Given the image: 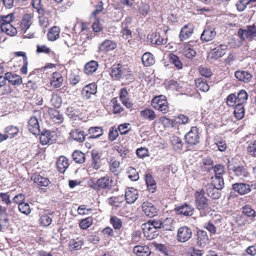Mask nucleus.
Instances as JSON below:
<instances>
[{
  "instance_id": "f257e3e1",
  "label": "nucleus",
  "mask_w": 256,
  "mask_h": 256,
  "mask_svg": "<svg viewBox=\"0 0 256 256\" xmlns=\"http://www.w3.org/2000/svg\"><path fill=\"white\" fill-rule=\"evenodd\" d=\"M151 106L155 110H158L162 114H166L169 110L168 102L165 96H155L152 98Z\"/></svg>"
},
{
  "instance_id": "f03ea898",
  "label": "nucleus",
  "mask_w": 256,
  "mask_h": 256,
  "mask_svg": "<svg viewBox=\"0 0 256 256\" xmlns=\"http://www.w3.org/2000/svg\"><path fill=\"white\" fill-rule=\"evenodd\" d=\"M194 204L196 208L200 210L206 209L208 206V200L204 196L202 190H197L194 194Z\"/></svg>"
},
{
  "instance_id": "7ed1b4c3",
  "label": "nucleus",
  "mask_w": 256,
  "mask_h": 256,
  "mask_svg": "<svg viewBox=\"0 0 256 256\" xmlns=\"http://www.w3.org/2000/svg\"><path fill=\"white\" fill-rule=\"evenodd\" d=\"M32 18L30 14H24L20 22V28L24 32L23 36L26 38H32L34 37V32L27 33V30L32 24Z\"/></svg>"
},
{
  "instance_id": "20e7f679",
  "label": "nucleus",
  "mask_w": 256,
  "mask_h": 256,
  "mask_svg": "<svg viewBox=\"0 0 256 256\" xmlns=\"http://www.w3.org/2000/svg\"><path fill=\"white\" fill-rule=\"evenodd\" d=\"M238 34L242 40L246 39L252 40L256 37V26L254 25L248 26L246 29L240 28Z\"/></svg>"
},
{
  "instance_id": "39448f33",
  "label": "nucleus",
  "mask_w": 256,
  "mask_h": 256,
  "mask_svg": "<svg viewBox=\"0 0 256 256\" xmlns=\"http://www.w3.org/2000/svg\"><path fill=\"white\" fill-rule=\"evenodd\" d=\"M95 185L98 188L110 190L114 186V181L108 176H106L98 178Z\"/></svg>"
},
{
  "instance_id": "423d86ee",
  "label": "nucleus",
  "mask_w": 256,
  "mask_h": 256,
  "mask_svg": "<svg viewBox=\"0 0 256 256\" xmlns=\"http://www.w3.org/2000/svg\"><path fill=\"white\" fill-rule=\"evenodd\" d=\"M199 138L198 128L196 126L192 127L185 135L186 142L190 145L197 144L199 142Z\"/></svg>"
},
{
  "instance_id": "0eeeda50",
  "label": "nucleus",
  "mask_w": 256,
  "mask_h": 256,
  "mask_svg": "<svg viewBox=\"0 0 256 256\" xmlns=\"http://www.w3.org/2000/svg\"><path fill=\"white\" fill-rule=\"evenodd\" d=\"M192 236V231L190 228L186 226H182L178 229L177 240L180 242H184L188 240Z\"/></svg>"
},
{
  "instance_id": "6e6552de",
  "label": "nucleus",
  "mask_w": 256,
  "mask_h": 256,
  "mask_svg": "<svg viewBox=\"0 0 256 256\" xmlns=\"http://www.w3.org/2000/svg\"><path fill=\"white\" fill-rule=\"evenodd\" d=\"M129 72L126 70L120 64L114 65L111 70L110 74L112 78L115 80H120L122 76L128 75Z\"/></svg>"
},
{
  "instance_id": "1a4fd4ad",
  "label": "nucleus",
  "mask_w": 256,
  "mask_h": 256,
  "mask_svg": "<svg viewBox=\"0 0 256 256\" xmlns=\"http://www.w3.org/2000/svg\"><path fill=\"white\" fill-rule=\"evenodd\" d=\"M216 32L214 27L206 26L201 34L200 40L202 42H208L212 40L216 36Z\"/></svg>"
},
{
  "instance_id": "9d476101",
  "label": "nucleus",
  "mask_w": 256,
  "mask_h": 256,
  "mask_svg": "<svg viewBox=\"0 0 256 256\" xmlns=\"http://www.w3.org/2000/svg\"><path fill=\"white\" fill-rule=\"evenodd\" d=\"M142 229L144 236L147 240H152L156 238L158 236V232L154 228L151 227L148 223H144L142 224Z\"/></svg>"
},
{
  "instance_id": "9b49d317",
  "label": "nucleus",
  "mask_w": 256,
  "mask_h": 256,
  "mask_svg": "<svg viewBox=\"0 0 256 256\" xmlns=\"http://www.w3.org/2000/svg\"><path fill=\"white\" fill-rule=\"evenodd\" d=\"M97 92V85L92 82L84 86L82 90V97L86 99H89L92 95H94Z\"/></svg>"
},
{
  "instance_id": "f8f14e48",
  "label": "nucleus",
  "mask_w": 256,
  "mask_h": 256,
  "mask_svg": "<svg viewBox=\"0 0 256 256\" xmlns=\"http://www.w3.org/2000/svg\"><path fill=\"white\" fill-rule=\"evenodd\" d=\"M142 207V211L145 214L150 218L154 217L158 214L156 208L152 204L148 202H144Z\"/></svg>"
},
{
  "instance_id": "ddd939ff",
  "label": "nucleus",
  "mask_w": 256,
  "mask_h": 256,
  "mask_svg": "<svg viewBox=\"0 0 256 256\" xmlns=\"http://www.w3.org/2000/svg\"><path fill=\"white\" fill-rule=\"evenodd\" d=\"M194 32V26L191 24L184 25L181 29L179 34L180 41L186 40L192 36Z\"/></svg>"
},
{
  "instance_id": "4468645a",
  "label": "nucleus",
  "mask_w": 256,
  "mask_h": 256,
  "mask_svg": "<svg viewBox=\"0 0 256 256\" xmlns=\"http://www.w3.org/2000/svg\"><path fill=\"white\" fill-rule=\"evenodd\" d=\"M91 156V166L94 169L98 170L102 166V153L98 152V150H94L92 152Z\"/></svg>"
},
{
  "instance_id": "2eb2a0df",
  "label": "nucleus",
  "mask_w": 256,
  "mask_h": 256,
  "mask_svg": "<svg viewBox=\"0 0 256 256\" xmlns=\"http://www.w3.org/2000/svg\"><path fill=\"white\" fill-rule=\"evenodd\" d=\"M181 49L182 54L188 59L193 58L196 55V52L189 42L184 43Z\"/></svg>"
},
{
  "instance_id": "dca6fc26",
  "label": "nucleus",
  "mask_w": 256,
  "mask_h": 256,
  "mask_svg": "<svg viewBox=\"0 0 256 256\" xmlns=\"http://www.w3.org/2000/svg\"><path fill=\"white\" fill-rule=\"evenodd\" d=\"M220 190L221 189H219L210 184H208L206 186V193L212 199H218L220 197L221 193L220 192Z\"/></svg>"
},
{
  "instance_id": "f3484780",
  "label": "nucleus",
  "mask_w": 256,
  "mask_h": 256,
  "mask_svg": "<svg viewBox=\"0 0 256 256\" xmlns=\"http://www.w3.org/2000/svg\"><path fill=\"white\" fill-rule=\"evenodd\" d=\"M70 135L74 140L78 142H83L87 136V134H84L83 130L79 128L72 130L70 133Z\"/></svg>"
},
{
  "instance_id": "a211bd4d",
  "label": "nucleus",
  "mask_w": 256,
  "mask_h": 256,
  "mask_svg": "<svg viewBox=\"0 0 256 256\" xmlns=\"http://www.w3.org/2000/svg\"><path fill=\"white\" fill-rule=\"evenodd\" d=\"M138 198V192L134 188H128L125 192V198L127 203L133 204Z\"/></svg>"
},
{
  "instance_id": "6ab92c4d",
  "label": "nucleus",
  "mask_w": 256,
  "mask_h": 256,
  "mask_svg": "<svg viewBox=\"0 0 256 256\" xmlns=\"http://www.w3.org/2000/svg\"><path fill=\"white\" fill-rule=\"evenodd\" d=\"M133 252L137 256H149L151 254L150 248L148 246H136Z\"/></svg>"
},
{
  "instance_id": "aec40b11",
  "label": "nucleus",
  "mask_w": 256,
  "mask_h": 256,
  "mask_svg": "<svg viewBox=\"0 0 256 256\" xmlns=\"http://www.w3.org/2000/svg\"><path fill=\"white\" fill-rule=\"evenodd\" d=\"M116 46V44L111 40H106L98 45V50L107 52L114 50Z\"/></svg>"
},
{
  "instance_id": "412c9836",
  "label": "nucleus",
  "mask_w": 256,
  "mask_h": 256,
  "mask_svg": "<svg viewBox=\"0 0 256 256\" xmlns=\"http://www.w3.org/2000/svg\"><path fill=\"white\" fill-rule=\"evenodd\" d=\"M235 77L240 81L245 83L250 82L252 78V75L244 70H237L234 72Z\"/></svg>"
},
{
  "instance_id": "4be33fe9",
  "label": "nucleus",
  "mask_w": 256,
  "mask_h": 256,
  "mask_svg": "<svg viewBox=\"0 0 256 256\" xmlns=\"http://www.w3.org/2000/svg\"><path fill=\"white\" fill-rule=\"evenodd\" d=\"M232 188L241 195L249 192L251 189L250 186L244 183H236L232 185Z\"/></svg>"
},
{
  "instance_id": "5701e85b",
  "label": "nucleus",
  "mask_w": 256,
  "mask_h": 256,
  "mask_svg": "<svg viewBox=\"0 0 256 256\" xmlns=\"http://www.w3.org/2000/svg\"><path fill=\"white\" fill-rule=\"evenodd\" d=\"M179 214H182L184 216H190L192 214L194 208L188 204H184L175 208Z\"/></svg>"
},
{
  "instance_id": "b1692460",
  "label": "nucleus",
  "mask_w": 256,
  "mask_h": 256,
  "mask_svg": "<svg viewBox=\"0 0 256 256\" xmlns=\"http://www.w3.org/2000/svg\"><path fill=\"white\" fill-rule=\"evenodd\" d=\"M6 81V80L14 86H19L22 83V78L16 74L12 72H6L5 74Z\"/></svg>"
},
{
  "instance_id": "393cba45",
  "label": "nucleus",
  "mask_w": 256,
  "mask_h": 256,
  "mask_svg": "<svg viewBox=\"0 0 256 256\" xmlns=\"http://www.w3.org/2000/svg\"><path fill=\"white\" fill-rule=\"evenodd\" d=\"M28 128L30 132L34 134H36L40 133V126L36 118H30L28 123Z\"/></svg>"
},
{
  "instance_id": "a878e982",
  "label": "nucleus",
  "mask_w": 256,
  "mask_h": 256,
  "mask_svg": "<svg viewBox=\"0 0 256 256\" xmlns=\"http://www.w3.org/2000/svg\"><path fill=\"white\" fill-rule=\"evenodd\" d=\"M148 38L150 42L156 45L165 44L167 42V38L160 36L158 33H153L148 36Z\"/></svg>"
},
{
  "instance_id": "bb28decb",
  "label": "nucleus",
  "mask_w": 256,
  "mask_h": 256,
  "mask_svg": "<svg viewBox=\"0 0 256 256\" xmlns=\"http://www.w3.org/2000/svg\"><path fill=\"white\" fill-rule=\"evenodd\" d=\"M68 160L64 156H60L57 160L56 166L60 173H64L69 166Z\"/></svg>"
},
{
  "instance_id": "cd10ccee",
  "label": "nucleus",
  "mask_w": 256,
  "mask_h": 256,
  "mask_svg": "<svg viewBox=\"0 0 256 256\" xmlns=\"http://www.w3.org/2000/svg\"><path fill=\"white\" fill-rule=\"evenodd\" d=\"M104 134V130L102 127H91L88 130V138H97Z\"/></svg>"
},
{
  "instance_id": "c85d7f7f",
  "label": "nucleus",
  "mask_w": 256,
  "mask_h": 256,
  "mask_svg": "<svg viewBox=\"0 0 256 256\" xmlns=\"http://www.w3.org/2000/svg\"><path fill=\"white\" fill-rule=\"evenodd\" d=\"M15 23L1 26V30L10 36H14L17 34V28L14 26Z\"/></svg>"
},
{
  "instance_id": "c756f323",
  "label": "nucleus",
  "mask_w": 256,
  "mask_h": 256,
  "mask_svg": "<svg viewBox=\"0 0 256 256\" xmlns=\"http://www.w3.org/2000/svg\"><path fill=\"white\" fill-rule=\"evenodd\" d=\"M63 82V78L59 72H54L50 80V84L54 88L60 87Z\"/></svg>"
},
{
  "instance_id": "7c9ffc66",
  "label": "nucleus",
  "mask_w": 256,
  "mask_h": 256,
  "mask_svg": "<svg viewBox=\"0 0 256 256\" xmlns=\"http://www.w3.org/2000/svg\"><path fill=\"white\" fill-rule=\"evenodd\" d=\"M198 235V244L201 246L204 247L208 242V238L206 232L203 230H199L197 232Z\"/></svg>"
},
{
  "instance_id": "2f4dec72",
  "label": "nucleus",
  "mask_w": 256,
  "mask_h": 256,
  "mask_svg": "<svg viewBox=\"0 0 256 256\" xmlns=\"http://www.w3.org/2000/svg\"><path fill=\"white\" fill-rule=\"evenodd\" d=\"M232 170L235 176L240 179L246 178L248 174L246 168L244 166H234Z\"/></svg>"
},
{
  "instance_id": "473e14b6",
  "label": "nucleus",
  "mask_w": 256,
  "mask_h": 256,
  "mask_svg": "<svg viewBox=\"0 0 256 256\" xmlns=\"http://www.w3.org/2000/svg\"><path fill=\"white\" fill-rule=\"evenodd\" d=\"M226 49L227 46L226 45L220 44L217 48L213 50V52L211 53L212 58L216 60L222 57L225 54Z\"/></svg>"
},
{
  "instance_id": "72a5a7b5",
  "label": "nucleus",
  "mask_w": 256,
  "mask_h": 256,
  "mask_svg": "<svg viewBox=\"0 0 256 256\" xmlns=\"http://www.w3.org/2000/svg\"><path fill=\"white\" fill-rule=\"evenodd\" d=\"M32 180L38 185L43 186H47L50 184L48 178L43 177L39 174H36L32 176Z\"/></svg>"
},
{
  "instance_id": "f704fd0d",
  "label": "nucleus",
  "mask_w": 256,
  "mask_h": 256,
  "mask_svg": "<svg viewBox=\"0 0 256 256\" xmlns=\"http://www.w3.org/2000/svg\"><path fill=\"white\" fill-rule=\"evenodd\" d=\"M50 116L53 121L57 124H61L63 122L64 117L62 114L56 110L50 109L49 111Z\"/></svg>"
},
{
  "instance_id": "c9c22d12",
  "label": "nucleus",
  "mask_w": 256,
  "mask_h": 256,
  "mask_svg": "<svg viewBox=\"0 0 256 256\" xmlns=\"http://www.w3.org/2000/svg\"><path fill=\"white\" fill-rule=\"evenodd\" d=\"M98 62L95 60H91L87 62L84 66V72L88 74L94 72L98 67Z\"/></svg>"
},
{
  "instance_id": "e433bc0d",
  "label": "nucleus",
  "mask_w": 256,
  "mask_h": 256,
  "mask_svg": "<svg viewBox=\"0 0 256 256\" xmlns=\"http://www.w3.org/2000/svg\"><path fill=\"white\" fill-rule=\"evenodd\" d=\"M196 87L200 91L206 92L210 89V86L207 82L202 78H198L195 80Z\"/></svg>"
},
{
  "instance_id": "4c0bfd02",
  "label": "nucleus",
  "mask_w": 256,
  "mask_h": 256,
  "mask_svg": "<svg viewBox=\"0 0 256 256\" xmlns=\"http://www.w3.org/2000/svg\"><path fill=\"white\" fill-rule=\"evenodd\" d=\"M142 60L143 64L146 66H152L155 62L154 56L150 52L144 53L142 57Z\"/></svg>"
},
{
  "instance_id": "58836bf2",
  "label": "nucleus",
  "mask_w": 256,
  "mask_h": 256,
  "mask_svg": "<svg viewBox=\"0 0 256 256\" xmlns=\"http://www.w3.org/2000/svg\"><path fill=\"white\" fill-rule=\"evenodd\" d=\"M140 112L144 118L150 121L153 120L156 116L155 112L150 108H145L141 110Z\"/></svg>"
},
{
  "instance_id": "ea45409f",
  "label": "nucleus",
  "mask_w": 256,
  "mask_h": 256,
  "mask_svg": "<svg viewBox=\"0 0 256 256\" xmlns=\"http://www.w3.org/2000/svg\"><path fill=\"white\" fill-rule=\"evenodd\" d=\"M110 170L114 175L117 176L120 172V162L119 161L115 160H111L109 162Z\"/></svg>"
},
{
  "instance_id": "a19ab883",
  "label": "nucleus",
  "mask_w": 256,
  "mask_h": 256,
  "mask_svg": "<svg viewBox=\"0 0 256 256\" xmlns=\"http://www.w3.org/2000/svg\"><path fill=\"white\" fill-rule=\"evenodd\" d=\"M214 186L219 189L222 190L224 188V181L223 176H212L211 178V183Z\"/></svg>"
},
{
  "instance_id": "79ce46f5",
  "label": "nucleus",
  "mask_w": 256,
  "mask_h": 256,
  "mask_svg": "<svg viewBox=\"0 0 256 256\" xmlns=\"http://www.w3.org/2000/svg\"><path fill=\"white\" fill-rule=\"evenodd\" d=\"M72 157L76 163L82 164L85 162L84 154L80 151L74 150L72 154Z\"/></svg>"
},
{
  "instance_id": "37998d69",
  "label": "nucleus",
  "mask_w": 256,
  "mask_h": 256,
  "mask_svg": "<svg viewBox=\"0 0 256 256\" xmlns=\"http://www.w3.org/2000/svg\"><path fill=\"white\" fill-rule=\"evenodd\" d=\"M244 113L245 112L243 104H237L234 110V114L235 117L238 120H241L243 118L244 115Z\"/></svg>"
},
{
  "instance_id": "c03bdc74",
  "label": "nucleus",
  "mask_w": 256,
  "mask_h": 256,
  "mask_svg": "<svg viewBox=\"0 0 256 256\" xmlns=\"http://www.w3.org/2000/svg\"><path fill=\"white\" fill-rule=\"evenodd\" d=\"M82 244V242L78 238L72 239L69 242V248L71 250H78L81 248Z\"/></svg>"
},
{
  "instance_id": "a18cd8bd",
  "label": "nucleus",
  "mask_w": 256,
  "mask_h": 256,
  "mask_svg": "<svg viewBox=\"0 0 256 256\" xmlns=\"http://www.w3.org/2000/svg\"><path fill=\"white\" fill-rule=\"evenodd\" d=\"M59 28L56 26L52 28L48 33V38L50 41L56 40L59 36Z\"/></svg>"
},
{
  "instance_id": "49530a36",
  "label": "nucleus",
  "mask_w": 256,
  "mask_h": 256,
  "mask_svg": "<svg viewBox=\"0 0 256 256\" xmlns=\"http://www.w3.org/2000/svg\"><path fill=\"white\" fill-rule=\"evenodd\" d=\"M126 174L128 178L132 181H136L139 178L138 172L133 167H128L126 170Z\"/></svg>"
},
{
  "instance_id": "de8ad7c7",
  "label": "nucleus",
  "mask_w": 256,
  "mask_h": 256,
  "mask_svg": "<svg viewBox=\"0 0 256 256\" xmlns=\"http://www.w3.org/2000/svg\"><path fill=\"white\" fill-rule=\"evenodd\" d=\"M174 220L171 218H166L162 222V228L164 230H173L174 227L173 226Z\"/></svg>"
},
{
  "instance_id": "09e8293b",
  "label": "nucleus",
  "mask_w": 256,
  "mask_h": 256,
  "mask_svg": "<svg viewBox=\"0 0 256 256\" xmlns=\"http://www.w3.org/2000/svg\"><path fill=\"white\" fill-rule=\"evenodd\" d=\"M52 136L49 130L43 132L40 136V140L42 145L48 144L51 140Z\"/></svg>"
},
{
  "instance_id": "8fccbe9b",
  "label": "nucleus",
  "mask_w": 256,
  "mask_h": 256,
  "mask_svg": "<svg viewBox=\"0 0 256 256\" xmlns=\"http://www.w3.org/2000/svg\"><path fill=\"white\" fill-rule=\"evenodd\" d=\"M169 58L170 62L173 64L178 70H180L182 68V64L177 56L172 53H170L169 54Z\"/></svg>"
},
{
  "instance_id": "3c124183",
  "label": "nucleus",
  "mask_w": 256,
  "mask_h": 256,
  "mask_svg": "<svg viewBox=\"0 0 256 256\" xmlns=\"http://www.w3.org/2000/svg\"><path fill=\"white\" fill-rule=\"evenodd\" d=\"M16 23V17L14 13H10L6 16H2V26L6 24Z\"/></svg>"
},
{
  "instance_id": "603ef678",
  "label": "nucleus",
  "mask_w": 256,
  "mask_h": 256,
  "mask_svg": "<svg viewBox=\"0 0 256 256\" xmlns=\"http://www.w3.org/2000/svg\"><path fill=\"white\" fill-rule=\"evenodd\" d=\"M238 104H243L246 102L248 98V94L244 90H240L236 96Z\"/></svg>"
},
{
  "instance_id": "864d4df0",
  "label": "nucleus",
  "mask_w": 256,
  "mask_h": 256,
  "mask_svg": "<svg viewBox=\"0 0 256 256\" xmlns=\"http://www.w3.org/2000/svg\"><path fill=\"white\" fill-rule=\"evenodd\" d=\"M215 176H223L225 174V166L222 164H216L212 167Z\"/></svg>"
},
{
  "instance_id": "5fc2aeb1",
  "label": "nucleus",
  "mask_w": 256,
  "mask_h": 256,
  "mask_svg": "<svg viewBox=\"0 0 256 256\" xmlns=\"http://www.w3.org/2000/svg\"><path fill=\"white\" fill-rule=\"evenodd\" d=\"M50 102L53 106L58 108L62 104V100L61 98L58 94H51Z\"/></svg>"
},
{
  "instance_id": "6e6d98bb",
  "label": "nucleus",
  "mask_w": 256,
  "mask_h": 256,
  "mask_svg": "<svg viewBox=\"0 0 256 256\" xmlns=\"http://www.w3.org/2000/svg\"><path fill=\"white\" fill-rule=\"evenodd\" d=\"M198 70L200 74L202 76L209 78L212 75V70L208 67L200 66L198 67Z\"/></svg>"
},
{
  "instance_id": "4d7b16f0",
  "label": "nucleus",
  "mask_w": 256,
  "mask_h": 256,
  "mask_svg": "<svg viewBox=\"0 0 256 256\" xmlns=\"http://www.w3.org/2000/svg\"><path fill=\"white\" fill-rule=\"evenodd\" d=\"M92 224V219L91 217H88L82 220L79 224L80 227L83 230L88 228Z\"/></svg>"
},
{
  "instance_id": "13d9d810",
  "label": "nucleus",
  "mask_w": 256,
  "mask_h": 256,
  "mask_svg": "<svg viewBox=\"0 0 256 256\" xmlns=\"http://www.w3.org/2000/svg\"><path fill=\"white\" fill-rule=\"evenodd\" d=\"M39 222L42 226L46 227L52 224V218L47 214H44L40 216Z\"/></svg>"
},
{
  "instance_id": "bf43d9fd",
  "label": "nucleus",
  "mask_w": 256,
  "mask_h": 256,
  "mask_svg": "<svg viewBox=\"0 0 256 256\" xmlns=\"http://www.w3.org/2000/svg\"><path fill=\"white\" fill-rule=\"evenodd\" d=\"M110 103L113 107L114 112V114H119L123 110V108L121 105L118 102V100L116 98H113Z\"/></svg>"
},
{
  "instance_id": "052dcab7",
  "label": "nucleus",
  "mask_w": 256,
  "mask_h": 256,
  "mask_svg": "<svg viewBox=\"0 0 256 256\" xmlns=\"http://www.w3.org/2000/svg\"><path fill=\"white\" fill-rule=\"evenodd\" d=\"M242 212L249 217L254 218L256 216V212L250 205L244 206L242 208Z\"/></svg>"
},
{
  "instance_id": "680f3d73",
  "label": "nucleus",
  "mask_w": 256,
  "mask_h": 256,
  "mask_svg": "<svg viewBox=\"0 0 256 256\" xmlns=\"http://www.w3.org/2000/svg\"><path fill=\"white\" fill-rule=\"evenodd\" d=\"M251 2L252 0H240L236 4L237 10L239 12H242L245 10L246 6Z\"/></svg>"
},
{
  "instance_id": "e2e57ef3",
  "label": "nucleus",
  "mask_w": 256,
  "mask_h": 256,
  "mask_svg": "<svg viewBox=\"0 0 256 256\" xmlns=\"http://www.w3.org/2000/svg\"><path fill=\"white\" fill-rule=\"evenodd\" d=\"M110 222L114 228L116 230H119L122 226V220L115 216H111L110 218Z\"/></svg>"
},
{
  "instance_id": "0e129e2a",
  "label": "nucleus",
  "mask_w": 256,
  "mask_h": 256,
  "mask_svg": "<svg viewBox=\"0 0 256 256\" xmlns=\"http://www.w3.org/2000/svg\"><path fill=\"white\" fill-rule=\"evenodd\" d=\"M18 210L22 213L26 215L28 214L31 212L29 204L26 202H20L18 204Z\"/></svg>"
},
{
  "instance_id": "69168bd1",
  "label": "nucleus",
  "mask_w": 256,
  "mask_h": 256,
  "mask_svg": "<svg viewBox=\"0 0 256 256\" xmlns=\"http://www.w3.org/2000/svg\"><path fill=\"white\" fill-rule=\"evenodd\" d=\"M247 150L251 156L256 157V140L251 141L248 144Z\"/></svg>"
},
{
  "instance_id": "338daca9",
  "label": "nucleus",
  "mask_w": 256,
  "mask_h": 256,
  "mask_svg": "<svg viewBox=\"0 0 256 256\" xmlns=\"http://www.w3.org/2000/svg\"><path fill=\"white\" fill-rule=\"evenodd\" d=\"M5 131L8 134V135H10V138H12L18 134L19 130L17 127L10 126L6 128Z\"/></svg>"
},
{
  "instance_id": "774afa93",
  "label": "nucleus",
  "mask_w": 256,
  "mask_h": 256,
  "mask_svg": "<svg viewBox=\"0 0 256 256\" xmlns=\"http://www.w3.org/2000/svg\"><path fill=\"white\" fill-rule=\"evenodd\" d=\"M70 84L73 86L76 85L80 80V78L78 74L72 72L68 78Z\"/></svg>"
}]
</instances>
